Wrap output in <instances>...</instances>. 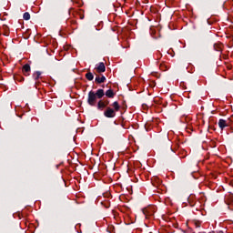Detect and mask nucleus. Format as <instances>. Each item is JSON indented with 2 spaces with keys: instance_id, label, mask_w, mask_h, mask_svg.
<instances>
[{
  "instance_id": "39448f33",
  "label": "nucleus",
  "mask_w": 233,
  "mask_h": 233,
  "mask_svg": "<svg viewBox=\"0 0 233 233\" xmlns=\"http://www.w3.org/2000/svg\"><path fill=\"white\" fill-rule=\"evenodd\" d=\"M95 70L96 74H103V72H106V66H105V63L100 62L98 65L96 66Z\"/></svg>"
},
{
  "instance_id": "f8f14e48",
  "label": "nucleus",
  "mask_w": 233,
  "mask_h": 233,
  "mask_svg": "<svg viewBox=\"0 0 233 233\" xmlns=\"http://www.w3.org/2000/svg\"><path fill=\"white\" fill-rule=\"evenodd\" d=\"M15 81H18L19 83H23L25 81V77L21 75H15L14 76Z\"/></svg>"
},
{
  "instance_id": "ddd939ff",
  "label": "nucleus",
  "mask_w": 233,
  "mask_h": 233,
  "mask_svg": "<svg viewBox=\"0 0 233 233\" xmlns=\"http://www.w3.org/2000/svg\"><path fill=\"white\" fill-rule=\"evenodd\" d=\"M111 106H113L115 112H119V109L121 106H119V103L114 102Z\"/></svg>"
},
{
  "instance_id": "9b49d317",
  "label": "nucleus",
  "mask_w": 233,
  "mask_h": 233,
  "mask_svg": "<svg viewBox=\"0 0 233 233\" xmlns=\"http://www.w3.org/2000/svg\"><path fill=\"white\" fill-rule=\"evenodd\" d=\"M214 49L217 51V52H221V50H223V44L221 43H217L214 45Z\"/></svg>"
},
{
  "instance_id": "1a4fd4ad",
  "label": "nucleus",
  "mask_w": 233,
  "mask_h": 233,
  "mask_svg": "<svg viewBox=\"0 0 233 233\" xmlns=\"http://www.w3.org/2000/svg\"><path fill=\"white\" fill-rule=\"evenodd\" d=\"M96 108H97V110H101V111H103V110H105V108H106V106L105 105L104 100H99L97 102Z\"/></svg>"
},
{
  "instance_id": "f257e3e1",
  "label": "nucleus",
  "mask_w": 233,
  "mask_h": 233,
  "mask_svg": "<svg viewBox=\"0 0 233 233\" xmlns=\"http://www.w3.org/2000/svg\"><path fill=\"white\" fill-rule=\"evenodd\" d=\"M105 96V90L98 89L96 92L90 91L87 96V103L90 106H96L97 99H103Z\"/></svg>"
},
{
  "instance_id": "2eb2a0df",
  "label": "nucleus",
  "mask_w": 233,
  "mask_h": 233,
  "mask_svg": "<svg viewBox=\"0 0 233 233\" xmlns=\"http://www.w3.org/2000/svg\"><path fill=\"white\" fill-rule=\"evenodd\" d=\"M86 79H87V81H93L94 80V74H92V72H88L86 74Z\"/></svg>"
},
{
  "instance_id": "9d476101",
  "label": "nucleus",
  "mask_w": 233,
  "mask_h": 233,
  "mask_svg": "<svg viewBox=\"0 0 233 233\" xmlns=\"http://www.w3.org/2000/svg\"><path fill=\"white\" fill-rule=\"evenodd\" d=\"M106 97H109L110 99H112V98H114V96H116V93H114V90L108 89V90L106 92Z\"/></svg>"
},
{
  "instance_id": "6e6552de",
  "label": "nucleus",
  "mask_w": 233,
  "mask_h": 233,
  "mask_svg": "<svg viewBox=\"0 0 233 233\" xmlns=\"http://www.w3.org/2000/svg\"><path fill=\"white\" fill-rule=\"evenodd\" d=\"M105 81H106V77H105V76H96V79H95V83L101 85V83H105Z\"/></svg>"
},
{
  "instance_id": "0eeeda50",
  "label": "nucleus",
  "mask_w": 233,
  "mask_h": 233,
  "mask_svg": "<svg viewBox=\"0 0 233 233\" xmlns=\"http://www.w3.org/2000/svg\"><path fill=\"white\" fill-rule=\"evenodd\" d=\"M22 72L25 76H30V65L25 64L22 68Z\"/></svg>"
},
{
  "instance_id": "4468645a",
  "label": "nucleus",
  "mask_w": 233,
  "mask_h": 233,
  "mask_svg": "<svg viewBox=\"0 0 233 233\" xmlns=\"http://www.w3.org/2000/svg\"><path fill=\"white\" fill-rule=\"evenodd\" d=\"M159 68L162 72H167V70H168V66L166 63H161Z\"/></svg>"
},
{
  "instance_id": "dca6fc26",
  "label": "nucleus",
  "mask_w": 233,
  "mask_h": 233,
  "mask_svg": "<svg viewBox=\"0 0 233 233\" xmlns=\"http://www.w3.org/2000/svg\"><path fill=\"white\" fill-rule=\"evenodd\" d=\"M191 223L196 227V228H199V227H201V221L199 220H192Z\"/></svg>"
},
{
  "instance_id": "f03ea898",
  "label": "nucleus",
  "mask_w": 233,
  "mask_h": 233,
  "mask_svg": "<svg viewBox=\"0 0 233 233\" xmlns=\"http://www.w3.org/2000/svg\"><path fill=\"white\" fill-rule=\"evenodd\" d=\"M218 127L220 130H223L227 128V127H229L230 128H233V115L228 117V119H219L218 120Z\"/></svg>"
},
{
  "instance_id": "f3484780",
  "label": "nucleus",
  "mask_w": 233,
  "mask_h": 233,
  "mask_svg": "<svg viewBox=\"0 0 233 233\" xmlns=\"http://www.w3.org/2000/svg\"><path fill=\"white\" fill-rule=\"evenodd\" d=\"M33 77H34L35 81H37V79H39V77H41V72L37 71V72L34 73Z\"/></svg>"
},
{
  "instance_id": "aec40b11",
  "label": "nucleus",
  "mask_w": 233,
  "mask_h": 233,
  "mask_svg": "<svg viewBox=\"0 0 233 233\" xmlns=\"http://www.w3.org/2000/svg\"><path fill=\"white\" fill-rule=\"evenodd\" d=\"M104 105H106V106H108V105H110V101H108V100H104Z\"/></svg>"
},
{
  "instance_id": "7ed1b4c3",
  "label": "nucleus",
  "mask_w": 233,
  "mask_h": 233,
  "mask_svg": "<svg viewBox=\"0 0 233 233\" xmlns=\"http://www.w3.org/2000/svg\"><path fill=\"white\" fill-rule=\"evenodd\" d=\"M155 213H156V206H149L143 209V214L144 216H146L147 219H148V218H152V216H154Z\"/></svg>"
},
{
  "instance_id": "6ab92c4d",
  "label": "nucleus",
  "mask_w": 233,
  "mask_h": 233,
  "mask_svg": "<svg viewBox=\"0 0 233 233\" xmlns=\"http://www.w3.org/2000/svg\"><path fill=\"white\" fill-rule=\"evenodd\" d=\"M3 30H5L4 35H8V26L3 25Z\"/></svg>"
},
{
  "instance_id": "423d86ee",
  "label": "nucleus",
  "mask_w": 233,
  "mask_h": 233,
  "mask_svg": "<svg viewBox=\"0 0 233 233\" xmlns=\"http://www.w3.org/2000/svg\"><path fill=\"white\" fill-rule=\"evenodd\" d=\"M151 181H152L153 187H156L157 188L159 187H161L162 181L160 180L159 177H153L152 179H151Z\"/></svg>"
},
{
  "instance_id": "a211bd4d",
  "label": "nucleus",
  "mask_w": 233,
  "mask_h": 233,
  "mask_svg": "<svg viewBox=\"0 0 233 233\" xmlns=\"http://www.w3.org/2000/svg\"><path fill=\"white\" fill-rule=\"evenodd\" d=\"M24 19H25V21H29V19H30V13H28V12H25V14H24Z\"/></svg>"
},
{
  "instance_id": "20e7f679",
  "label": "nucleus",
  "mask_w": 233,
  "mask_h": 233,
  "mask_svg": "<svg viewBox=\"0 0 233 233\" xmlns=\"http://www.w3.org/2000/svg\"><path fill=\"white\" fill-rule=\"evenodd\" d=\"M104 116L105 117H109V118L116 117V111L112 107L107 106L104 112Z\"/></svg>"
}]
</instances>
